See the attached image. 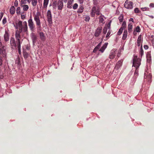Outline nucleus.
Listing matches in <instances>:
<instances>
[{"label":"nucleus","instance_id":"obj_1","mask_svg":"<svg viewBox=\"0 0 154 154\" xmlns=\"http://www.w3.org/2000/svg\"><path fill=\"white\" fill-rule=\"evenodd\" d=\"M140 64V59L137 58V56H134L133 59V66L136 68V70L134 73V76L137 77L138 75V70L137 69Z\"/></svg>","mask_w":154,"mask_h":154},{"label":"nucleus","instance_id":"obj_2","mask_svg":"<svg viewBox=\"0 0 154 154\" xmlns=\"http://www.w3.org/2000/svg\"><path fill=\"white\" fill-rule=\"evenodd\" d=\"M19 30H17L15 33V37L16 38V34H19L20 39V34L21 32H25L26 33H27L28 27L27 26V23L26 21H24L23 23V25L19 28Z\"/></svg>","mask_w":154,"mask_h":154},{"label":"nucleus","instance_id":"obj_3","mask_svg":"<svg viewBox=\"0 0 154 154\" xmlns=\"http://www.w3.org/2000/svg\"><path fill=\"white\" fill-rule=\"evenodd\" d=\"M34 20L36 22V24L38 26L37 28H41V25L40 20L39 17V13L37 12L36 14L34 16Z\"/></svg>","mask_w":154,"mask_h":154},{"label":"nucleus","instance_id":"obj_4","mask_svg":"<svg viewBox=\"0 0 154 154\" xmlns=\"http://www.w3.org/2000/svg\"><path fill=\"white\" fill-rule=\"evenodd\" d=\"M28 26L30 30L33 32L35 30V26L32 19H29L28 20Z\"/></svg>","mask_w":154,"mask_h":154},{"label":"nucleus","instance_id":"obj_5","mask_svg":"<svg viewBox=\"0 0 154 154\" xmlns=\"http://www.w3.org/2000/svg\"><path fill=\"white\" fill-rule=\"evenodd\" d=\"M152 78V75L149 71L146 70L144 73V78L146 81L150 82Z\"/></svg>","mask_w":154,"mask_h":154},{"label":"nucleus","instance_id":"obj_6","mask_svg":"<svg viewBox=\"0 0 154 154\" xmlns=\"http://www.w3.org/2000/svg\"><path fill=\"white\" fill-rule=\"evenodd\" d=\"M5 47V46L2 45V42H0V54L2 55L3 57H5L6 56Z\"/></svg>","mask_w":154,"mask_h":154},{"label":"nucleus","instance_id":"obj_7","mask_svg":"<svg viewBox=\"0 0 154 154\" xmlns=\"http://www.w3.org/2000/svg\"><path fill=\"white\" fill-rule=\"evenodd\" d=\"M17 41V40H16V43L14 38L12 37L10 39V46L12 48L14 49L16 47Z\"/></svg>","mask_w":154,"mask_h":154},{"label":"nucleus","instance_id":"obj_8","mask_svg":"<svg viewBox=\"0 0 154 154\" xmlns=\"http://www.w3.org/2000/svg\"><path fill=\"white\" fill-rule=\"evenodd\" d=\"M133 3L130 1H129L128 0H127L125 1L124 4L125 7L127 8L131 9L133 8Z\"/></svg>","mask_w":154,"mask_h":154},{"label":"nucleus","instance_id":"obj_9","mask_svg":"<svg viewBox=\"0 0 154 154\" xmlns=\"http://www.w3.org/2000/svg\"><path fill=\"white\" fill-rule=\"evenodd\" d=\"M16 40L17 41V46L18 49L19 53L20 52V42L19 34L16 35Z\"/></svg>","mask_w":154,"mask_h":154},{"label":"nucleus","instance_id":"obj_10","mask_svg":"<svg viewBox=\"0 0 154 154\" xmlns=\"http://www.w3.org/2000/svg\"><path fill=\"white\" fill-rule=\"evenodd\" d=\"M47 16L48 21L49 24H51L52 23L51 13V11L48 10L47 12Z\"/></svg>","mask_w":154,"mask_h":154},{"label":"nucleus","instance_id":"obj_11","mask_svg":"<svg viewBox=\"0 0 154 154\" xmlns=\"http://www.w3.org/2000/svg\"><path fill=\"white\" fill-rule=\"evenodd\" d=\"M9 34L8 32V30H5V33L4 35V40L5 42L8 41L9 40Z\"/></svg>","mask_w":154,"mask_h":154},{"label":"nucleus","instance_id":"obj_12","mask_svg":"<svg viewBox=\"0 0 154 154\" xmlns=\"http://www.w3.org/2000/svg\"><path fill=\"white\" fill-rule=\"evenodd\" d=\"M30 36L31 38L33 43H35L36 42L37 39L36 35L33 32H32L30 34Z\"/></svg>","mask_w":154,"mask_h":154},{"label":"nucleus","instance_id":"obj_13","mask_svg":"<svg viewBox=\"0 0 154 154\" xmlns=\"http://www.w3.org/2000/svg\"><path fill=\"white\" fill-rule=\"evenodd\" d=\"M102 31V28L99 27L97 29L94 34L95 37L98 36L100 34Z\"/></svg>","mask_w":154,"mask_h":154},{"label":"nucleus","instance_id":"obj_14","mask_svg":"<svg viewBox=\"0 0 154 154\" xmlns=\"http://www.w3.org/2000/svg\"><path fill=\"white\" fill-rule=\"evenodd\" d=\"M116 49H113L111 52L109 56V58L111 59H113L115 56Z\"/></svg>","mask_w":154,"mask_h":154},{"label":"nucleus","instance_id":"obj_15","mask_svg":"<svg viewBox=\"0 0 154 154\" xmlns=\"http://www.w3.org/2000/svg\"><path fill=\"white\" fill-rule=\"evenodd\" d=\"M146 57L147 62L149 63L151 60V56L150 52H148L147 53Z\"/></svg>","mask_w":154,"mask_h":154},{"label":"nucleus","instance_id":"obj_16","mask_svg":"<svg viewBox=\"0 0 154 154\" xmlns=\"http://www.w3.org/2000/svg\"><path fill=\"white\" fill-rule=\"evenodd\" d=\"M141 35H139L137 40V45L138 46H140L143 40H141Z\"/></svg>","mask_w":154,"mask_h":154},{"label":"nucleus","instance_id":"obj_17","mask_svg":"<svg viewBox=\"0 0 154 154\" xmlns=\"http://www.w3.org/2000/svg\"><path fill=\"white\" fill-rule=\"evenodd\" d=\"M58 8L59 10H61L63 7V3L62 1H59L58 4Z\"/></svg>","mask_w":154,"mask_h":154},{"label":"nucleus","instance_id":"obj_18","mask_svg":"<svg viewBox=\"0 0 154 154\" xmlns=\"http://www.w3.org/2000/svg\"><path fill=\"white\" fill-rule=\"evenodd\" d=\"M122 60H120L118 61L115 66V68L117 69L119 68L122 66Z\"/></svg>","mask_w":154,"mask_h":154},{"label":"nucleus","instance_id":"obj_19","mask_svg":"<svg viewBox=\"0 0 154 154\" xmlns=\"http://www.w3.org/2000/svg\"><path fill=\"white\" fill-rule=\"evenodd\" d=\"M107 44V43H105L103 45L100 49L99 51H101L102 53L103 52L105 49L106 48Z\"/></svg>","mask_w":154,"mask_h":154},{"label":"nucleus","instance_id":"obj_20","mask_svg":"<svg viewBox=\"0 0 154 154\" xmlns=\"http://www.w3.org/2000/svg\"><path fill=\"white\" fill-rule=\"evenodd\" d=\"M39 35L41 39L42 40L44 41L45 40V37L43 32H40L39 33Z\"/></svg>","mask_w":154,"mask_h":154},{"label":"nucleus","instance_id":"obj_21","mask_svg":"<svg viewBox=\"0 0 154 154\" xmlns=\"http://www.w3.org/2000/svg\"><path fill=\"white\" fill-rule=\"evenodd\" d=\"M11 14H14L15 12V8L14 6H12L10 9Z\"/></svg>","mask_w":154,"mask_h":154},{"label":"nucleus","instance_id":"obj_22","mask_svg":"<svg viewBox=\"0 0 154 154\" xmlns=\"http://www.w3.org/2000/svg\"><path fill=\"white\" fill-rule=\"evenodd\" d=\"M127 36V30H125L123 32V35L122 39L123 40H125Z\"/></svg>","mask_w":154,"mask_h":154},{"label":"nucleus","instance_id":"obj_23","mask_svg":"<svg viewBox=\"0 0 154 154\" xmlns=\"http://www.w3.org/2000/svg\"><path fill=\"white\" fill-rule=\"evenodd\" d=\"M84 10V6L83 5H81L78 11V13H82Z\"/></svg>","mask_w":154,"mask_h":154},{"label":"nucleus","instance_id":"obj_24","mask_svg":"<svg viewBox=\"0 0 154 154\" xmlns=\"http://www.w3.org/2000/svg\"><path fill=\"white\" fill-rule=\"evenodd\" d=\"M133 26L132 24L130 23L128 26V30L129 32H131L132 31Z\"/></svg>","mask_w":154,"mask_h":154},{"label":"nucleus","instance_id":"obj_25","mask_svg":"<svg viewBox=\"0 0 154 154\" xmlns=\"http://www.w3.org/2000/svg\"><path fill=\"white\" fill-rule=\"evenodd\" d=\"M21 5L23 7V9L24 11H26L29 9V6L27 5Z\"/></svg>","mask_w":154,"mask_h":154},{"label":"nucleus","instance_id":"obj_26","mask_svg":"<svg viewBox=\"0 0 154 154\" xmlns=\"http://www.w3.org/2000/svg\"><path fill=\"white\" fill-rule=\"evenodd\" d=\"M73 0H69L67 3V7L69 8H71V5Z\"/></svg>","mask_w":154,"mask_h":154},{"label":"nucleus","instance_id":"obj_27","mask_svg":"<svg viewBox=\"0 0 154 154\" xmlns=\"http://www.w3.org/2000/svg\"><path fill=\"white\" fill-rule=\"evenodd\" d=\"M139 54L141 58L143 55V51L142 48V45H141V48L140 49Z\"/></svg>","mask_w":154,"mask_h":154},{"label":"nucleus","instance_id":"obj_28","mask_svg":"<svg viewBox=\"0 0 154 154\" xmlns=\"http://www.w3.org/2000/svg\"><path fill=\"white\" fill-rule=\"evenodd\" d=\"M32 4L34 7L36 6L37 3V0H32Z\"/></svg>","mask_w":154,"mask_h":154},{"label":"nucleus","instance_id":"obj_29","mask_svg":"<svg viewBox=\"0 0 154 154\" xmlns=\"http://www.w3.org/2000/svg\"><path fill=\"white\" fill-rule=\"evenodd\" d=\"M49 0H44L43 6L45 8L47 7L48 5Z\"/></svg>","mask_w":154,"mask_h":154},{"label":"nucleus","instance_id":"obj_30","mask_svg":"<svg viewBox=\"0 0 154 154\" xmlns=\"http://www.w3.org/2000/svg\"><path fill=\"white\" fill-rule=\"evenodd\" d=\"M99 20L100 23H102L103 21L104 20V19L103 18L102 15L100 16L99 17Z\"/></svg>","mask_w":154,"mask_h":154},{"label":"nucleus","instance_id":"obj_31","mask_svg":"<svg viewBox=\"0 0 154 154\" xmlns=\"http://www.w3.org/2000/svg\"><path fill=\"white\" fill-rule=\"evenodd\" d=\"M123 30V28L121 27L119 29V31L117 32V34L119 35H120L122 33Z\"/></svg>","mask_w":154,"mask_h":154},{"label":"nucleus","instance_id":"obj_32","mask_svg":"<svg viewBox=\"0 0 154 154\" xmlns=\"http://www.w3.org/2000/svg\"><path fill=\"white\" fill-rule=\"evenodd\" d=\"M23 25L22 22L21 21H19L17 23L18 28L19 29Z\"/></svg>","mask_w":154,"mask_h":154},{"label":"nucleus","instance_id":"obj_33","mask_svg":"<svg viewBox=\"0 0 154 154\" xmlns=\"http://www.w3.org/2000/svg\"><path fill=\"white\" fill-rule=\"evenodd\" d=\"M16 13L17 14H19L20 13V7L17 8L16 10Z\"/></svg>","mask_w":154,"mask_h":154},{"label":"nucleus","instance_id":"obj_34","mask_svg":"<svg viewBox=\"0 0 154 154\" xmlns=\"http://www.w3.org/2000/svg\"><path fill=\"white\" fill-rule=\"evenodd\" d=\"M119 19L120 22H122L123 20V15H121L119 17Z\"/></svg>","mask_w":154,"mask_h":154},{"label":"nucleus","instance_id":"obj_35","mask_svg":"<svg viewBox=\"0 0 154 154\" xmlns=\"http://www.w3.org/2000/svg\"><path fill=\"white\" fill-rule=\"evenodd\" d=\"M23 55L25 58H26L28 56V54L26 51H23Z\"/></svg>","mask_w":154,"mask_h":154},{"label":"nucleus","instance_id":"obj_36","mask_svg":"<svg viewBox=\"0 0 154 154\" xmlns=\"http://www.w3.org/2000/svg\"><path fill=\"white\" fill-rule=\"evenodd\" d=\"M140 27L139 26H137L134 31H136V32H140Z\"/></svg>","mask_w":154,"mask_h":154},{"label":"nucleus","instance_id":"obj_37","mask_svg":"<svg viewBox=\"0 0 154 154\" xmlns=\"http://www.w3.org/2000/svg\"><path fill=\"white\" fill-rule=\"evenodd\" d=\"M97 10L96 7L95 6H94L92 9L91 11L93 12H94L95 13L97 11Z\"/></svg>","mask_w":154,"mask_h":154},{"label":"nucleus","instance_id":"obj_38","mask_svg":"<svg viewBox=\"0 0 154 154\" xmlns=\"http://www.w3.org/2000/svg\"><path fill=\"white\" fill-rule=\"evenodd\" d=\"M141 10L143 11H148L149 8L147 7H144L141 8Z\"/></svg>","mask_w":154,"mask_h":154},{"label":"nucleus","instance_id":"obj_39","mask_svg":"<svg viewBox=\"0 0 154 154\" xmlns=\"http://www.w3.org/2000/svg\"><path fill=\"white\" fill-rule=\"evenodd\" d=\"M107 28L106 27H105L103 29V32L104 34H105L107 31Z\"/></svg>","mask_w":154,"mask_h":154},{"label":"nucleus","instance_id":"obj_40","mask_svg":"<svg viewBox=\"0 0 154 154\" xmlns=\"http://www.w3.org/2000/svg\"><path fill=\"white\" fill-rule=\"evenodd\" d=\"M78 6V4L77 3H75L73 5V8L74 9H75L77 8Z\"/></svg>","mask_w":154,"mask_h":154},{"label":"nucleus","instance_id":"obj_41","mask_svg":"<svg viewBox=\"0 0 154 154\" xmlns=\"http://www.w3.org/2000/svg\"><path fill=\"white\" fill-rule=\"evenodd\" d=\"M134 12L135 13H139L140 12V11L138 8H136L134 9Z\"/></svg>","mask_w":154,"mask_h":154},{"label":"nucleus","instance_id":"obj_42","mask_svg":"<svg viewBox=\"0 0 154 154\" xmlns=\"http://www.w3.org/2000/svg\"><path fill=\"white\" fill-rule=\"evenodd\" d=\"M122 26L123 28H125L126 26V23L125 22H123L122 23Z\"/></svg>","mask_w":154,"mask_h":154},{"label":"nucleus","instance_id":"obj_43","mask_svg":"<svg viewBox=\"0 0 154 154\" xmlns=\"http://www.w3.org/2000/svg\"><path fill=\"white\" fill-rule=\"evenodd\" d=\"M26 3V0H21V5L23 4H25Z\"/></svg>","mask_w":154,"mask_h":154},{"label":"nucleus","instance_id":"obj_44","mask_svg":"<svg viewBox=\"0 0 154 154\" xmlns=\"http://www.w3.org/2000/svg\"><path fill=\"white\" fill-rule=\"evenodd\" d=\"M6 18H4L2 20L3 23L4 24L6 23Z\"/></svg>","mask_w":154,"mask_h":154},{"label":"nucleus","instance_id":"obj_45","mask_svg":"<svg viewBox=\"0 0 154 154\" xmlns=\"http://www.w3.org/2000/svg\"><path fill=\"white\" fill-rule=\"evenodd\" d=\"M2 57L0 56V66H1L2 64Z\"/></svg>","mask_w":154,"mask_h":154},{"label":"nucleus","instance_id":"obj_46","mask_svg":"<svg viewBox=\"0 0 154 154\" xmlns=\"http://www.w3.org/2000/svg\"><path fill=\"white\" fill-rule=\"evenodd\" d=\"M101 42H100V43L96 47V48H97L98 49H99L100 48V47L101 46Z\"/></svg>","mask_w":154,"mask_h":154},{"label":"nucleus","instance_id":"obj_47","mask_svg":"<svg viewBox=\"0 0 154 154\" xmlns=\"http://www.w3.org/2000/svg\"><path fill=\"white\" fill-rule=\"evenodd\" d=\"M90 18L89 16H86L85 17V20L86 21H88L90 20Z\"/></svg>","mask_w":154,"mask_h":154},{"label":"nucleus","instance_id":"obj_48","mask_svg":"<svg viewBox=\"0 0 154 154\" xmlns=\"http://www.w3.org/2000/svg\"><path fill=\"white\" fill-rule=\"evenodd\" d=\"M14 6L17 7L18 5V2L17 0H16L14 3Z\"/></svg>","mask_w":154,"mask_h":154},{"label":"nucleus","instance_id":"obj_49","mask_svg":"<svg viewBox=\"0 0 154 154\" xmlns=\"http://www.w3.org/2000/svg\"><path fill=\"white\" fill-rule=\"evenodd\" d=\"M3 14L2 12L0 13V21L1 20L3 16Z\"/></svg>","mask_w":154,"mask_h":154},{"label":"nucleus","instance_id":"obj_50","mask_svg":"<svg viewBox=\"0 0 154 154\" xmlns=\"http://www.w3.org/2000/svg\"><path fill=\"white\" fill-rule=\"evenodd\" d=\"M95 12H93L91 11V15L92 17H94L95 16Z\"/></svg>","mask_w":154,"mask_h":154},{"label":"nucleus","instance_id":"obj_51","mask_svg":"<svg viewBox=\"0 0 154 154\" xmlns=\"http://www.w3.org/2000/svg\"><path fill=\"white\" fill-rule=\"evenodd\" d=\"M110 32L109 31H108L106 35V38H108V37H109V35H110Z\"/></svg>","mask_w":154,"mask_h":154},{"label":"nucleus","instance_id":"obj_52","mask_svg":"<svg viewBox=\"0 0 154 154\" xmlns=\"http://www.w3.org/2000/svg\"><path fill=\"white\" fill-rule=\"evenodd\" d=\"M144 49H145L146 50V49H147L149 47L147 45H145L144 46Z\"/></svg>","mask_w":154,"mask_h":154},{"label":"nucleus","instance_id":"obj_53","mask_svg":"<svg viewBox=\"0 0 154 154\" xmlns=\"http://www.w3.org/2000/svg\"><path fill=\"white\" fill-rule=\"evenodd\" d=\"M95 13L97 15H99L100 14L99 11L97 9L95 12Z\"/></svg>","mask_w":154,"mask_h":154},{"label":"nucleus","instance_id":"obj_54","mask_svg":"<svg viewBox=\"0 0 154 154\" xmlns=\"http://www.w3.org/2000/svg\"><path fill=\"white\" fill-rule=\"evenodd\" d=\"M149 6L151 7H154V4L153 3H151L149 5Z\"/></svg>","mask_w":154,"mask_h":154},{"label":"nucleus","instance_id":"obj_55","mask_svg":"<svg viewBox=\"0 0 154 154\" xmlns=\"http://www.w3.org/2000/svg\"><path fill=\"white\" fill-rule=\"evenodd\" d=\"M79 2L80 4H82L83 3L84 0H79Z\"/></svg>","mask_w":154,"mask_h":154},{"label":"nucleus","instance_id":"obj_56","mask_svg":"<svg viewBox=\"0 0 154 154\" xmlns=\"http://www.w3.org/2000/svg\"><path fill=\"white\" fill-rule=\"evenodd\" d=\"M129 21L134 22V19L133 18H131L129 20Z\"/></svg>","mask_w":154,"mask_h":154},{"label":"nucleus","instance_id":"obj_57","mask_svg":"<svg viewBox=\"0 0 154 154\" xmlns=\"http://www.w3.org/2000/svg\"><path fill=\"white\" fill-rule=\"evenodd\" d=\"M97 51V50L96 49L94 48L93 52L94 53H95Z\"/></svg>","mask_w":154,"mask_h":154},{"label":"nucleus","instance_id":"obj_58","mask_svg":"<svg viewBox=\"0 0 154 154\" xmlns=\"http://www.w3.org/2000/svg\"><path fill=\"white\" fill-rule=\"evenodd\" d=\"M27 0V2L29 3H30L31 1L32 2V0Z\"/></svg>","mask_w":154,"mask_h":154},{"label":"nucleus","instance_id":"obj_59","mask_svg":"<svg viewBox=\"0 0 154 154\" xmlns=\"http://www.w3.org/2000/svg\"><path fill=\"white\" fill-rule=\"evenodd\" d=\"M133 34L134 35H135L136 34V31H134L133 32Z\"/></svg>","mask_w":154,"mask_h":154},{"label":"nucleus","instance_id":"obj_60","mask_svg":"<svg viewBox=\"0 0 154 154\" xmlns=\"http://www.w3.org/2000/svg\"><path fill=\"white\" fill-rule=\"evenodd\" d=\"M67 0H62L65 3H66L67 2Z\"/></svg>","mask_w":154,"mask_h":154},{"label":"nucleus","instance_id":"obj_61","mask_svg":"<svg viewBox=\"0 0 154 154\" xmlns=\"http://www.w3.org/2000/svg\"><path fill=\"white\" fill-rule=\"evenodd\" d=\"M149 16L151 18H154L153 16L152 15Z\"/></svg>","mask_w":154,"mask_h":154},{"label":"nucleus","instance_id":"obj_62","mask_svg":"<svg viewBox=\"0 0 154 154\" xmlns=\"http://www.w3.org/2000/svg\"><path fill=\"white\" fill-rule=\"evenodd\" d=\"M53 4H54V5H53L54 8H55V7H56V6H54L55 3H54Z\"/></svg>","mask_w":154,"mask_h":154},{"label":"nucleus","instance_id":"obj_63","mask_svg":"<svg viewBox=\"0 0 154 154\" xmlns=\"http://www.w3.org/2000/svg\"><path fill=\"white\" fill-rule=\"evenodd\" d=\"M95 49H96L97 51L98 49L97 48H96L95 47L94 48Z\"/></svg>","mask_w":154,"mask_h":154},{"label":"nucleus","instance_id":"obj_64","mask_svg":"<svg viewBox=\"0 0 154 154\" xmlns=\"http://www.w3.org/2000/svg\"><path fill=\"white\" fill-rule=\"evenodd\" d=\"M38 2H39V3H40V2L41 1V0H38Z\"/></svg>","mask_w":154,"mask_h":154}]
</instances>
